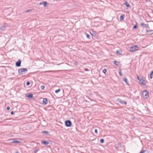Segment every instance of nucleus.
Listing matches in <instances>:
<instances>
[{
	"label": "nucleus",
	"instance_id": "obj_31",
	"mask_svg": "<svg viewBox=\"0 0 153 153\" xmlns=\"http://www.w3.org/2000/svg\"><path fill=\"white\" fill-rule=\"evenodd\" d=\"M30 84V82L28 81L27 82L26 85L27 86H28Z\"/></svg>",
	"mask_w": 153,
	"mask_h": 153
},
{
	"label": "nucleus",
	"instance_id": "obj_26",
	"mask_svg": "<svg viewBox=\"0 0 153 153\" xmlns=\"http://www.w3.org/2000/svg\"><path fill=\"white\" fill-rule=\"evenodd\" d=\"M104 142V140L103 139H101L100 140V142L101 143H103Z\"/></svg>",
	"mask_w": 153,
	"mask_h": 153
},
{
	"label": "nucleus",
	"instance_id": "obj_35",
	"mask_svg": "<svg viewBox=\"0 0 153 153\" xmlns=\"http://www.w3.org/2000/svg\"><path fill=\"white\" fill-rule=\"evenodd\" d=\"M94 132H95V133H96V134L97 133V129H95V131H94Z\"/></svg>",
	"mask_w": 153,
	"mask_h": 153
},
{
	"label": "nucleus",
	"instance_id": "obj_24",
	"mask_svg": "<svg viewBox=\"0 0 153 153\" xmlns=\"http://www.w3.org/2000/svg\"><path fill=\"white\" fill-rule=\"evenodd\" d=\"M12 142L13 143H20V142L16 140V141H13Z\"/></svg>",
	"mask_w": 153,
	"mask_h": 153
},
{
	"label": "nucleus",
	"instance_id": "obj_39",
	"mask_svg": "<svg viewBox=\"0 0 153 153\" xmlns=\"http://www.w3.org/2000/svg\"><path fill=\"white\" fill-rule=\"evenodd\" d=\"M137 79L139 81V80H140V79H139V76H137Z\"/></svg>",
	"mask_w": 153,
	"mask_h": 153
},
{
	"label": "nucleus",
	"instance_id": "obj_17",
	"mask_svg": "<svg viewBox=\"0 0 153 153\" xmlns=\"http://www.w3.org/2000/svg\"><path fill=\"white\" fill-rule=\"evenodd\" d=\"M153 74V71H152L151 72V73L149 75V77L150 79H152V78Z\"/></svg>",
	"mask_w": 153,
	"mask_h": 153
},
{
	"label": "nucleus",
	"instance_id": "obj_41",
	"mask_svg": "<svg viewBox=\"0 0 153 153\" xmlns=\"http://www.w3.org/2000/svg\"><path fill=\"white\" fill-rule=\"evenodd\" d=\"M15 153H19L18 152L16 151L15 152Z\"/></svg>",
	"mask_w": 153,
	"mask_h": 153
},
{
	"label": "nucleus",
	"instance_id": "obj_33",
	"mask_svg": "<svg viewBox=\"0 0 153 153\" xmlns=\"http://www.w3.org/2000/svg\"><path fill=\"white\" fill-rule=\"evenodd\" d=\"M74 64L76 65H78V63L76 62L75 61L74 62Z\"/></svg>",
	"mask_w": 153,
	"mask_h": 153
},
{
	"label": "nucleus",
	"instance_id": "obj_2",
	"mask_svg": "<svg viewBox=\"0 0 153 153\" xmlns=\"http://www.w3.org/2000/svg\"><path fill=\"white\" fill-rule=\"evenodd\" d=\"M138 47L137 46L134 45L130 48L129 51L130 52H134L137 51L138 49Z\"/></svg>",
	"mask_w": 153,
	"mask_h": 153
},
{
	"label": "nucleus",
	"instance_id": "obj_11",
	"mask_svg": "<svg viewBox=\"0 0 153 153\" xmlns=\"http://www.w3.org/2000/svg\"><path fill=\"white\" fill-rule=\"evenodd\" d=\"M41 143L44 145H47L49 144V142L45 140H42L41 141Z\"/></svg>",
	"mask_w": 153,
	"mask_h": 153
},
{
	"label": "nucleus",
	"instance_id": "obj_1",
	"mask_svg": "<svg viewBox=\"0 0 153 153\" xmlns=\"http://www.w3.org/2000/svg\"><path fill=\"white\" fill-rule=\"evenodd\" d=\"M27 70L26 68H20L19 69L18 72L19 74L21 75L27 72Z\"/></svg>",
	"mask_w": 153,
	"mask_h": 153
},
{
	"label": "nucleus",
	"instance_id": "obj_15",
	"mask_svg": "<svg viewBox=\"0 0 153 153\" xmlns=\"http://www.w3.org/2000/svg\"><path fill=\"white\" fill-rule=\"evenodd\" d=\"M113 62L116 65H119V62H117V61H113Z\"/></svg>",
	"mask_w": 153,
	"mask_h": 153
},
{
	"label": "nucleus",
	"instance_id": "obj_14",
	"mask_svg": "<svg viewBox=\"0 0 153 153\" xmlns=\"http://www.w3.org/2000/svg\"><path fill=\"white\" fill-rule=\"evenodd\" d=\"M124 5L126 6L127 7H130L129 4L127 1H125V2L124 3Z\"/></svg>",
	"mask_w": 153,
	"mask_h": 153
},
{
	"label": "nucleus",
	"instance_id": "obj_30",
	"mask_svg": "<svg viewBox=\"0 0 153 153\" xmlns=\"http://www.w3.org/2000/svg\"><path fill=\"white\" fill-rule=\"evenodd\" d=\"M38 151V150L37 149H35L34 150V152L35 153H36Z\"/></svg>",
	"mask_w": 153,
	"mask_h": 153
},
{
	"label": "nucleus",
	"instance_id": "obj_20",
	"mask_svg": "<svg viewBox=\"0 0 153 153\" xmlns=\"http://www.w3.org/2000/svg\"><path fill=\"white\" fill-rule=\"evenodd\" d=\"M60 89L59 88L58 90H56L55 91L56 93H57L59 92L60 91Z\"/></svg>",
	"mask_w": 153,
	"mask_h": 153
},
{
	"label": "nucleus",
	"instance_id": "obj_4",
	"mask_svg": "<svg viewBox=\"0 0 153 153\" xmlns=\"http://www.w3.org/2000/svg\"><path fill=\"white\" fill-rule=\"evenodd\" d=\"M65 125L67 127H70L72 124V123L71 121L67 120L65 122Z\"/></svg>",
	"mask_w": 153,
	"mask_h": 153
},
{
	"label": "nucleus",
	"instance_id": "obj_29",
	"mask_svg": "<svg viewBox=\"0 0 153 153\" xmlns=\"http://www.w3.org/2000/svg\"><path fill=\"white\" fill-rule=\"evenodd\" d=\"M137 28V25H134V27H133V29H136Z\"/></svg>",
	"mask_w": 153,
	"mask_h": 153
},
{
	"label": "nucleus",
	"instance_id": "obj_6",
	"mask_svg": "<svg viewBox=\"0 0 153 153\" xmlns=\"http://www.w3.org/2000/svg\"><path fill=\"white\" fill-rule=\"evenodd\" d=\"M140 25L143 27H145L146 28L149 29V27L148 24H145L144 23H141Z\"/></svg>",
	"mask_w": 153,
	"mask_h": 153
},
{
	"label": "nucleus",
	"instance_id": "obj_7",
	"mask_svg": "<svg viewBox=\"0 0 153 153\" xmlns=\"http://www.w3.org/2000/svg\"><path fill=\"white\" fill-rule=\"evenodd\" d=\"M21 60L20 59H19L18 61L16 63V66L17 67H20L21 65Z\"/></svg>",
	"mask_w": 153,
	"mask_h": 153
},
{
	"label": "nucleus",
	"instance_id": "obj_3",
	"mask_svg": "<svg viewBox=\"0 0 153 153\" xmlns=\"http://www.w3.org/2000/svg\"><path fill=\"white\" fill-rule=\"evenodd\" d=\"M142 95L143 97L145 98H147L149 97V92L146 90H145L143 91Z\"/></svg>",
	"mask_w": 153,
	"mask_h": 153
},
{
	"label": "nucleus",
	"instance_id": "obj_18",
	"mask_svg": "<svg viewBox=\"0 0 153 153\" xmlns=\"http://www.w3.org/2000/svg\"><path fill=\"white\" fill-rule=\"evenodd\" d=\"M116 53L118 54H121L122 51H116Z\"/></svg>",
	"mask_w": 153,
	"mask_h": 153
},
{
	"label": "nucleus",
	"instance_id": "obj_34",
	"mask_svg": "<svg viewBox=\"0 0 153 153\" xmlns=\"http://www.w3.org/2000/svg\"><path fill=\"white\" fill-rule=\"evenodd\" d=\"M10 109V107L9 106H8L7 107V110H9Z\"/></svg>",
	"mask_w": 153,
	"mask_h": 153
},
{
	"label": "nucleus",
	"instance_id": "obj_27",
	"mask_svg": "<svg viewBox=\"0 0 153 153\" xmlns=\"http://www.w3.org/2000/svg\"><path fill=\"white\" fill-rule=\"evenodd\" d=\"M107 71V70L106 69H104L102 71L103 73L104 74H105V73Z\"/></svg>",
	"mask_w": 153,
	"mask_h": 153
},
{
	"label": "nucleus",
	"instance_id": "obj_12",
	"mask_svg": "<svg viewBox=\"0 0 153 153\" xmlns=\"http://www.w3.org/2000/svg\"><path fill=\"white\" fill-rule=\"evenodd\" d=\"M7 25V24H4V25H2L0 28V29L2 30H5V27H6L7 26H6Z\"/></svg>",
	"mask_w": 153,
	"mask_h": 153
},
{
	"label": "nucleus",
	"instance_id": "obj_21",
	"mask_svg": "<svg viewBox=\"0 0 153 153\" xmlns=\"http://www.w3.org/2000/svg\"><path fill=\"white\" fill-rule=\"evenodd\" d=\"M42 133L43 134H48V131H42Z\"/></svg>",
	"mask_w": 153,
	"mask_h": 153
},
{
	"label": "nucleus",
	"instance_id": "obj_40",
	"mask_svg": "<svg viewBox=\"0 0 153 153\" xmlns=\"http://www.w3.org/2000/svg\"><path fill=\"white\" fill-rule=\"evenodd\" d=\"M146 31L147 32H149V30H147Z\"/></svg>",
	"mask_w": 153,
	"mask_h": 153
},
{
	"label": "nucleus",
	"instance_id": "obj_8",
	"mask_svg": "<svg viewBox=\"0 0 153 153\" xmlns=\"http://www.w3.org/2000/svg\"><path fill=\"white\" fill-rule=\"evenodd\" d=\"M26 96L30 99H31L33 97V94L31 93H27L26 94Z\"/></svg>",
	"mask_w": 153,
	"mask_h": 153
},
{
	"label": "nucleus",
	"instance_id": "obj_13",
	"mask_svg": "<svg viewBox=\"0 0 153 153\" xmlns=\"http://www.w3.org/2000/svg\"><path fill=\"white\" fill-rule=\"evenodd\" d=\"M43 102L44 104L46 105L48 103V101L46 98H44L43 99Z\"/></svg>",
	"mask_w": 153,
	"mask_h": 153
},
{
	"label": "nucleus",
	"instance_id": "obj_38",
	"mask_svg": "<svg viewBox=\"0 0 153 153\" xmlns=\"http://www.w3.org/2000/svg\"><path fill=\"white\" fill-rule=\"evenodd\" d=\"M84 70L85 71H88V70L87 68H86L84 69Z\"/></svg>",
	"mask_w": 153,
	"mask_h": 153
},
{
	"label": "nucleus",
	"instance_id": "obj_37",
	"mask_svg": "<svg viewBox=\"0 0 153 153\" xmlns=\"http://www.w3.org/2000/svg\"><path fill=\"white\" fill-rule=\"evenodd\" d=\"M30 10H26V11H25V12H26V13H28V12H30Z\"/></svg>",
	"mask_w": 153,
	"mask_h": 153
},
{
	"label": "nucleus",
	"instance_id": "obj_36",
	"mask_svg": "<svg viewBox=\"0 0 153 153\" xmlns=\"http://www.w3.org/2000/svg\"><path fill=\"white\" fill-rule=\"evenodd\" d=\"M11 114H12V115H14V112H13V111H12L11 112Z\"/></svg>",
	"mask_w": 153,
	"mask_h": 153
},
{
	"label": "nucleus",
	"instance_id": "obj_25",
	"mask_svg": "<svg viewBox=\"0 0 153 153\" xmlns=\"http://www.w3.org/2000/svg\"><path fill=\"white\" fill-rule=\"evenodd\" d=\"M119 75L120 76H123V75H122V74L121 72V70H120L119 71Z\"/></svg>",
	"mask_w": 153,
	"mask_h": 153
},
{
	"label": "nucleus",
	"instance_id": "obj_43",
	"mask_svg": "<svg viewBox=\"0 0 153 153\" xmlns=\"http://www.w3.org/2000/svg\"><path fill=\"white\" fill-rule=\"evenodd\" d=\"M146 1H147V0H146Z\"/></svg>",
	"mask_w": 153,
	"mask_h": 153
},
{
	"label": "nucleus",
	"instance_id": "obj_9",
	"mask_svg": "<svg viewBox=\"0 0 153 153\" xmlns=\"http://www.w3.org/2000/svg\"><path fill=\"white\" fill-rule=\"evenodd\" d=\"M140 83L143 85H145L146 84V82L143 79H141L139 81Z\"/></svg>",
	"mask_w": 153,
	"mask_h": 153
},
{
	"label": "nucleus",
	"instance_id": "obj_32",
	"mask_svg": "<svg viewBox=\"0 0 153 153\" xmlns=\"http://www.w3.org/2000/svg\"><path fill=\"white\" fill-rule=\"evenodd\" d=\"M149 32H152V33L150 34H153V30H149Z\"/></svg>",
	"mask_w": 153,
	"mask_h": 153
},
{
	"label": "nucleus",
	"instance_id": "obj_23",
	"mask_svg": "<svg viewBox=\"0 0 153 153\" xmlns=\"http://www.w3.org/2000/svg\"><path fill=\"white\" fill-rule=\"evenodd\" d=\"M86 33V36H87V37L88 39H90V36L89 34H88L86 33Z\"/></svg>",
	"mask_w": 153,
	"mask_h": 153
},
{
	"label": "nucleus",
	"instance_id": "obj_22",
	"mask_svg": "<svg viewBox=\"0 0 153 153\" xmlns=\"http://www.w3.org/2000/svg\"><path fill=\"white\" fill-rule=\"evenodd\" d=\"M124 81L127 84V85H128V82H127V79L126 78H125L124 79Z\"/></svg>",
	"mask_w": 153,
	"mask_h": 153
},
{
	"label": "nucleus",
	"instance_id": "obj_16",
	"mask_svg": "<svg viewBox=\"0 0 153 153\" xmlns=\"http://www.w3.org/2000/svg\"><path fill=\"white\" fill-rule=\"evenodd\" d=\"M124 15H122L120 17V20H123L124 19Z\"/></svg>",
	"mask_w": 153,
	"mask_h": 153
},
{
	"label": "nucleus",
	"instance_id": "obj_42",
	"mask_svg": "<svg viewBox=\"0 0 153 153\" xmlns=\"http://www.w3.org/2000/svg\"><path fill=\"white\" fill-rule=\"evenodd\" d=\"M152 13H153V9L152 10Z\"/></svg>",
	"mask_w": 153,
	"mask_h": 153
},
{
	"label": "nucleus",
	"instance_id": "obj_10",
	"mask_svg": "<svg viewBox=\"0 0 153 153\" xmlns=\"http://www.w3.org/2000/svg\"><path fill=\"white\" fill-rule=\"evenodd\" d=\"M47 3L46 1H42L39 4L40 5H43L45 7H46Z\"/></svg>",
	"mask_w": 153,
	"mask_h": 153
},
{
	"label": "nucleus",
	"instance_id": "obj_28",
	"mask_svg": "<svg viewBox=\"0 0 153 153\" xmlns=\"http://www.w3.org/2000/svg\"><path fill=\"white\" fill-rule=\"evenodd\" d=\"M41 88L42 89V90H43L45 88V86H44V85H42L41 86Z\"/></svg>",
	"mask_w": 153,
	"mask_h": 153
},
{
	"label": "nucleus",
	"instance_id": "obj_19",
	"mask_svg": "<svg viewBox=\"0 0 153 153\" xmlns=\"http://www.w3.org/2000/svg\"><path fill=\"white\" fill-rule=\"evenodd\" d=\"M140 153H148V152L147 151L145 150H143V151H141Z\"/></svg>",
	"mask_w": 153,
	"mask_h": 153
},
{
	"label": "nucleus",
	"instance_id": "obj_5",
	"mask_svg": "<svg viewBox=\"0 0 153 153\" xmlns=\"http://www.w3.org/2000/svg\"><path fill=\"white\" fill-rule=\"evenodd\" d=\"M116 101L120 103L123 104H125V105H126L127 103L126 102V101L123 100H122L120 99H118Z\"/></svg>",
	"mask_w": 153,
	"mask_h": 153
}]
</instances>
